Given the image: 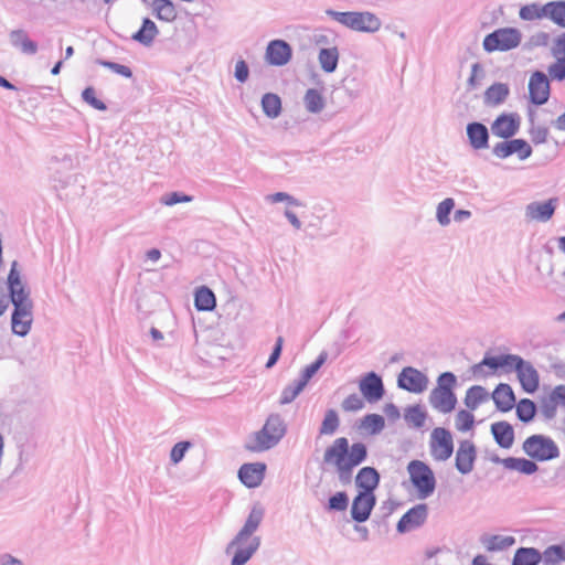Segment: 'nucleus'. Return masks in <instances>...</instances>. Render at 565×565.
<instances>
[{"label":"nucleus","mask_w":565,"mask_h":565,"mask_svg":"<svg viewBox=\"0 0 565 565\" xmlns=\"http://www.w3.org/2000/svg\"><path fill=\"white\" fill-rule=\"evenodd\" d=\"M367 455L369 449L363 441L350 444L347 437H338L326 447L322 465L332 469L342 483H349L354 469L366 460Z\"/></svg>","instance_id":"f257e3e1"},{"label":"nucleus","mask_w":565,"mask_h":565,"mask_svg":"<svg viewBox=\"0 0 565 565\" xmlns=\"http://www.w3.org/2000/svg\"><path fill=\"white\" fill-rule=\"evenodd\" d=\"M8 287L14 307L11 316L12 332L19 337H25L30 332L33 322V303L21 280L17 262L11 265L8 275Z\"/></svg>","instance_id":"f03ea898"},{"label":"nucleus","mask_w":565,"mask_h":565,"mask_svg":"<svg viewBox=\"0 0 565 565\" xmlns=\"http://www.w3.org/2000/svg\"><path fill=\"white\" fill-rule=\"evenodd\" d=\"M285 434V426L278 416H269L263 428L250 435L245 449L250 452H263L274 447Z\"/></svg>","instance_id":"7ed1b4c3"},{"label":"nucleus","mask_w":565,"mask_h":565,"mask_svg":"<svg viewBox=\"0 0 565 565\" xmlns=\"http://www.w3.org/2000/svg\"><path fill=\"white\" fill-rule=\"evenodd\" d=\"M456 376L450 372L439 375L436 387L430 392L429 403L443 414L451 413L457 405V397L454 393Z\"/></svg>","instance_id":"20e7f679"},{"label":"nucleus","mask_w":565,"mask_h":565,"mask_svg":"<svg viewBox=\"0 0 565 565\" xmlns=\"http://www.w3.org/2000/svg\"><path fill=\"white\" fill-rule=\"evenodd\" d=\"M522 449L533 461H550L559 457L557 444L551 437L541 434L527 437Z\"/></svg>","instance_id":"39448f33"},{"label":"nucleus","mask_w":565,"mask_h":565,"mask_svg":"<svg viewBox=\"0 0 565 565\" xmlns=\"http://www.w3.org/2000/svg\"><path fill=\"white\" fill-rule=\"evenodd\" d=\"M407 472L419 499H426L434 493L436 478L428 465L420 460H412L407 466Z\"/></svg>","instance_id":"423d86ee"},{"label":"nucleus","mask_w":565,"mask_h":565,"mask_svg":"<svg viewBox=\"0 0 565 565\" xmlns=\"http://www.w3.org/2000/svg\"><path fill=\"white\" fill-rule=\"evenodd\" d=\"M521 42V33L513 28L498 29L488 34L483 40V49L487 52L509 51Z\"/></svg>","instance_id":"0eeeda50"},{"label":"nucleus","mask_w":565,"mask_h":565,"mask_svg":"<svg viewBox=\"0 0 565 565\" xmlns=\"http://www.w3.org/2000/svg\"><path fill=\"white\" fill-rule=\"evenodd\" d=\"M335 19L358 32H375L381 26L380 19L371 12H340Z\"/></svg>","instance_id":"6e6552de"},{"label":"nucleus","mask_w":565,"mask_h":565,"mask_svg":"<svg viewBox=\"0 0 565 565\" xmlns=\"http://www.w3.org/2000/svg\"><path fill=\"white\" fill-rule=\"evenodd\" d=\"M429 450L434 460H448L454 452V440L450 431L443 427L434 428L429 437Z\"/></svg>","instance_id":"1a4fd4ad"},{"label":"nucleus","mask_w":565,"mask_h":565,"mask_svg":"<svg viewBox=\"0 0 565 565\" xmlns=\"http://www.w3.org/2000/svg\"><path fill=\"white\" fill-rule=\"evenodd\" d=\"M258 545V537L238 533L227 547V553H233L232 565H244L256 552Z\"/></svg>","instance_id":"9d476101"},{"label":"nucleus","mask_w":565,"mask_h":565,"mask_svg":"<svg viewBox=\"0 0 565 565\" xmlns=\"http://www.w3.org/2000/svg\"><path fill=\"white\" fill-rule=\"evenodd\" d=\"M510 370L516 372L519 382L524 392L533 394L540 386V375L536 369L527 361H524L521 356L515 355Z\"/></svg>","instance_id":"9b49d317"},{"label":"nucleus","mask_w":565,"mask_h":565,"mask_svg":"<svg viewBox=\"0 0 565 565\" xmlns=\"http://www.w3.org/2000/svg\"><path fill=\"white\" fill-rule=\"evenodd\" d=\"M551 94L548 77L545 73L536 71L531 74L529 79V98L534 105H544Z\"/></svg>","instance_id":"f8f14e48"},{"label":"nucleus","mask_w":565,"mask_h":565,"mask_svg":"<svg viewBox=\"0 0 565 565\" xmlns=\"http://www.w3.org/2000/svg\"><path fill=\"white\" fill-rule=\"evenodd\" d=\"M492 152L500 159L516 154L520 160H525L532 154V148L524 139H512L495 143Z\"/></svg>","instance_id":"ddd939ff"},{"label":"nucleus","mask_w":565,"mask_h":565,"mask_svg":"<svg viewBox=\"0 0 565 565\" xmlns=\"http://www.w3.org/2000/svg\"><path fill=\"white\" fill-rule=\"evenodd\" d=\"M514 360V354L484 356L481 362L472 366V373L476 376H488L494 374L499 369L510 370Z\"/></svg>","instance_id":"4468645a"},{"label":"nucleus","mask_w":565,"mask_h":565,"mask_svg":"<svg viewBox=\"0 0 565 565\" xmlns=\"http://www.w3.org/2000/svg\"><path fill=\"white\" fill-rule=\"evenodd\" d=\"M427 376L414 367H404L399 373L398 386L408 392L422 393L427 388Z\"/></svg>","instance_id":"2eb2a0df"},{"label":"nucleus","mask_w":565,"mask_h":565,"mask_svg":"<svg viewBox=\"0 0 565 565\" xmlns=\"http://www.w3.org/2000/svg\"><path fill=\"white\" fill-rule=\"evenodd\" d=\"M476 459L477 448L475 444L470 440L460 441L455 457L457 470L462 475L470 473L473 470Z\"/></svg>","instance_id":"dca6fc26"},{"label":"nucleus","mask_w":565,"mask_h":565,"mask_svg":"<svg viewBox=\"0 0 565 565\" xmlns=\"http://www.w3.org/2000/svg\"><path fill=\"white\" fill-rule=\"evenodd\" d=\"M521 125V119L518 114H502L491 125L492 134L502 139H508L514 136Z\"/></svg>","instance_id":"f3484780"},{"label":"nucleus","mask_w":565,"mask_h":565,"mask_svg":"<svg viewBox=\"0 0 565 565\" xmlns=\"http://www.w3.org/2000/svg\"><path fill=\"white\" fill-rule=\"evenodd\" d=\"M292 55L290 45L282 40L270 41L266 49V60L270 65H286Z\"/></svg>","instance_id":"a211bd4d"},{"label":"nucleus","mask_w":565,"mask_h":565,"mask_svg":"<svg viewBox=\"0 0 565 565\" xmlns=\"http://www.w3.org/2000/svg\"><path fill=\"white\" fill-rule=\"evenodd\" d=\"M363 397L370 403L380 401L384 395L381 377L374 372L367 373L359 384Z\"/></svg>","instance_id":"6ab92c4d"},{"label":"nucleus","mask_w":565,"mask_h":565,"mask_svg":"<svg viewBox=\"0 0 565 565\" xmlns=\"http://www.w3.org/2000/svg\"><path fill=\"white\" fill-rule=\"evenodd\" d=\"M265 472L263 462L244 463L238 470V478L247 488H256L263 482Z\"/></svg>","instance_id":"aec40b11"},{"label":"nucleus","mask_w":565,"mask_h":565,"mask_svg":"<svg viewBox=\"0 0 565 565\" xmlns=\"http://www.w3.org/2000/svg\"><path fill=\"white\" fill-rule=\"evenodd\" d=\"M427 518V505L417 504L416 507L408 510L398 521L397 530L401 533L408 532L419 525H422Z\"/></svg>","instance_id":"412c9836"},{"label":"nucleus","mask_w":565,"mask_h":565,"mask_svg":"<svg viewBox=\"0 0 565 565\" xmlns=\"http://www.w3.org/2000/svg\"><path fill=\"white\" fill-rule=\"evenodd\" d=\"M374 504V494L367 492H359V494L354 498L352 503V518L358 522H364L365 520L369 519Z\"/></svg>","instance_id":"4be33fe9"},{"label":"nucleus","mask_w":565,"mask_h":565,"mask_svg":"<svg viewBox=\"0 0 565 565\" xmlns=\"http://www.w3.org/2000/svg\"><path fill=\"white\" fill-rule=\"evenodd\" d=\"M380 483V475L373 467H363L355 476V484L360 492H367L373 494V491Z\"/></svg>","instance_id":"5701e85b"},{"label":"nucleus","mask_w":565,"mask_h":565,"mask_svg":"<svg viewBox=\"0 0 565 565\" xmlns=\"http://www.w3.org/2000/svg\"><path fill=\"white\" fill-rule=\"evenodd\" d=\"M491 396L497 408L501 412H509L515 405V396L509 384H499Z\"/></svg>","instance_id":"b1692460"},{"label":"nucleus","mask_w":565,"mask_h":565,"mask_svg":"<svg viewBox=\"0 0 565 565\" xmlns=\"http://www.w3.org/2000/svg\"><path fill=\"white\" fill-rule=\"evenodd\" d=\"M555 211L554 200L534 202L526 206L525 215L530 221H548Z\"/></svg>","instance_id":"393cba45"},{"label":"nucleus","mask_w":565,"mask_h":565,"mask_svg":"<svg viewBox=\"0 0 565 565\" xmlns=\"http://www.w3.org/2000/svg\"><path fill=\"white\" fill-rule=\"evenodd\" d=\"M501 466L511 471L522 475H533L539 470L535 461L526 458L508 457L500 460Z\"/></svg>","instance_id":"a878e982"},{"label":"nucleus","mask_w":565,"mask_h":565,"mask_svg":"<svg viewBox=\"0 0 565 565\" xmlns=\"http://www.w3.org/2000/svg\"><path fill=\"white\" fill-rule=\"evenodd\" d=\"M467 135L475 149H483L488 146L489 134L484 125L479 122L469 124Z\"/></svg>","instance_id":"bb28decb"},{"label":"nucleus","mask_w":565,"mask_h":565,"mask_svg":"<svg viewBox=\"0 0 565 565\" xmlns=\"http://www.w3.org/2000/svg\"><path fill=\"white\" fill-rule=\"evenodd\" d=\"M491 431L495 441L503 448H510L514 440V433L510 424L505 422L494 423Z\"/></svg>","instance_id":"cd10ccee"},{"label":"nucleus","mask_w":565,"mask_h":565,"mask_svg":"<svg viewBox=\"0 0 565 565\" xmlns=\"http://www.w3.org/2000/svg\"><path fill=\"white\" fill-rule=\"evenodd\" d=\"M10 41L13 46L20 49L24 54H35L38 45L33 42L25 31L14 30L10 33Z\"/></svg>","instance_id":"c85d7f7f"},{"label":"nucleus","mask_w":565,"mask_h":565,"mask_svg":"<svg viewBox=\"0 0 565 565\" xmlns=\"http://www.w3.org/2000/svg\"><path fill=\"white\" fill-rule=\"evenodd\" d=\"M542 561V554L533 547H520L516 550L512 565H537Z\"/></svg>","instance_id":"c756f323"},{"label":"nucleus","mask_w":565,"mask_h":565,"mask_svg":"<svg viewBox=\"0 0 565 565\" xmlns=\"http://www.w3.org/2000/svg\"><path fill=\"white\" fill-rule=\"evenodd\" d=\"M489 393L480 385L471 386L465 396V405L470 411H476L480 405L488 402Z\"/></svg>","instance_id":"7c9ffc66"},{"label":"nucleus","mask_w":565,"mask_h":565,"mask_svg":"<svg viewBox=\"0 0 565 565\" xmlns=\"http://www.w3.org/2000/svg\"><path fill=\"white\" fill-rule=\"evenodd\" d=\"M509 92L507 84H493L484 93V103L489 106L500 105L507 99Z\"/></svg>","instance_id":"2f4dec72"},{"label":"nucleus","mask_w":565,"mask_h":565,"mask_svg":"<svg viewBox=\"0 0 565 565\" xmlns=\"http://www.w3.org/2000/svg\"><path fill=\"white\" fill-rule=\"evenodd\" d=\"M194 305L199 311H211L216 306V299L211 289L207 287H200L195 291Z\"/></svg>","instance_id":"473e14b6"},{"label":"nucleus","mask_w":565,"mask_h":565,"mask_svg":"<svg viewBox=\"0 0 565 565\" xmlns=\"http://www.w3.org/2000/svg\"><path fill=\"white\" fill-rule=\"evenodd\" d=\"M152 8L159 20L171 22L177 18V10L170 0H153Z\"/></svg>","instance_id":"72a5a7b5"},{"label":"nucleus","mask_w":565,"mask_h":565,"mask_svg":"<svg viewBox=\"0 0 565 565\" xmlns=\"http://www.w3.org/2000/svg\"><path fill=\"white\" fill-rule=\"evenodd\" d=\"M262 107H263L264 113L269 118L278 117L281 111L280 97L273 93L265 94L262 98Z\"/></svg>","instance_id":"f704fd0d"},{"label":"nucleus","mask_w":565,"mask_h":565,"mask_svg":"<svg viewBox=\"0 0 565 565\" xmlns=\"http://www.w3.org/2000/svg\"><path fill=\"white\" fill-rule=\"evenodd\" d=\"M339 60V52L337 47L322 49L319 52V63L322 70L327 73H331L337 68Z\"/></svg>","instance_id":"c9c22d12"},{"label":"nucleus","mask_w":565,"mask_h":565,"mask_svg":"<svg viewBox=\"0 0 565 565\" xmlns=\"http://www.w3.org/2000/svg\"><path fill=\"white\" fill-rule=\"evenodd\" d=\"M157 32L158 30L154 22L150 19H145L141 28L132 35V39L142 44H150L157 35Z\"/></svg>","instance_id":"e433bc0d"},{"label":"nucleus","mask_w":565,"mask_h":565,"mask_svg":"<svg viewBox=\"0 0 565 565\" xmlns=\"http://www.w3.org/2000/svg\"><path fill=\"white\" fill-rule=\"evenodd\" d=\"M520 18L525 21H534L540 20L547 15L546 4L540 6L537 3H531L521 7L520 9Z\"/></svg>","instance_id":"4c0bfd02"},{"label":"nucleus","mask_w":565,"mask_h":565,"mask_svg":"<svg viewBox=\"0 0 565 565\" xmlns=\"http://www.w3.org/2000/svg\"><path fill=\"white\" fill-rule=\"evenodd\" d=\"M545 565H557L565 562V543L563 545L548 546L542 554Z\"/></svg>","instance_id":"58836bf2"},{"label":"nucleus","mask_w":565,"mask_h":565,"mask_svg":"<svg viewBox=\"0 0 565 565\" xmlns=\"http://www.w3.org/2000/svg\"><path fill=\"white\" fill-rule=\"evenodd\" d=\"M305 105L308 111L319 113L324 107V99L318 89H308L305 95Z\"/></svg>","instance_id":"ea45409f"},{"label":"nucleus","mask_w":565,"mask_h":565,"mask_svg":"<svg viewBox=\"0 0 565 565\" xmlns=\"http://www.w3.org/2000/svg\"><path fill=\"white\" fill-rule=\"evenodd\" d=\"M262 519H263V511L260 509L254 508L250 511L244 526L242 527V530L238 533L242 535L254 537L253 533L259 526Z\"/></svg>","instance_id":"a19ab883"},{"label":"nucleus","mask_w":565,"mask_h":565,"mask_svg":"<svg viewBox=\"0 0 565 565\" xmlns=\"http://www.w3.org/2000/svg\"><path fill=\"white\" fill-rule=\"evenodd\" d=\"M515 407H516L518 418L524 423L531 422L536 414V406H535L534 402H532L529 398H522L516 404Z\"/></svg>","instance_id":"79ce46f5"},{"label":"nucleus","mask_w":565,"mask_h":565,"mask_svg":"<svg viewBox=\"0 0 565 565\" xmlns=\"http://www.w3.org/2000/svg\"><path fill=\"white\" fill-rule=\"evenodd\" d=\"M385 426V419L379 414H369L362 419V427L371 435L379 434Z\"/></svg>","instance_id":"37998d69"},{"label":"nucleus","mask_w":565,"mask_h":565,"mask_svg":"<svg viewBox=\"0 0 565 565\" xmlns=\"http://www.w3.org/2000/svg\"><path fill=\"white\" fill-rule=\"evenodd\" d=\"M547 15L556 24L565 28V1L546 3Z\"/></svg>","instance_id":"c03bdc74"},{"label":"nucleus","mask_w":565,"mask_h":565,"mask_svg":"<svg viewBox=\"0 0 565 565\" xmlns=\"http://www.w3.org/2000/svg\"><path fill=\"white\" fill-rule=\"evenodd\" d=\"M515 539L510 535H493L487 540L489 551H501L514 545Z\"/></svg>","instance_id":"a18cd8bd"},{"label":"nucleus","mask_w":565,"mask_h":565,"mask_svg":"<svg viewBox=\"0 0 565 565\" xmlns=\"http://www.w3.org/2000/svg\"><path fill=\"white\" fill-rule=\"evenodd\" d=\"M475 424V417L471 412L461 409L456 414L455 425L459 431H468L472 429Z\"/></svg>","instance_id":"49530a36"},{"label":"nucleus","mask_w":565,"mask_h":565,"mask_svg":"<svg viewBox=\"0 0 565 565\" xmlns=\"http://www.w3.org/2000/svg\"><path fill=\"white\" fill-rule=\"evenodd\" d=\"M339 427V417L335 411L329 409L320 427V434L332 435Z\"/></svg>","instance_id":"de8ad7c7"},{"label":"nucleus","mask_w":565,"mask_h":565,"mask_svg":"<svg viewBox=\"0 0 565 565\" xmlns=\"http://www.w3.org/2000/svg\"><path fill=\"white\" fill-rule=\"evenodd\" d=\"M455 206L452 199L448 198L441 201L437 207V220L441 225H448L450 222L449 214Z\"/></svg>","instance_id":"09e8293b"},{"label":"nucleus","mask_w":565,"mask_h":565,"mask_svg":"<svg viewBox=\"0 0 565 565\" xmlns=\"http://www.w3.org/2000/svg\"><path fill=\"white\" fill-rule=\"evenodd\" d=\"M405 418L415 427H422L426 420V413L420 406L416 405L407 409Z\"/></svg>","instance_id":"8fccbe9b"},{"label":"nucleus","mask_w":565,"mask_h":565,"mask_svg":"<svg viewBox=\"0 0 565 565\" xmlns=\"http://www.w3.org/2000/svg\"><path fill=\"white\" fill-rule=\"evenodd\" d=\"M303 388L305 385L300 381L296 382L295 384L288 385L281 392L280 404L291 403Z\"/></svg>","instance_id":"3c124183"},{"label":"nucleus","mask_w":565,"mask_h":565,"mask_svg":"<svg viewBox=\"0 0 565 565\" xmlns=\"http://www.w3.org/2000/svg\"><path fill=\"white\" fill-rule=\"evenodd\" d=\"M326 354L322 353L318 356V359L311 363L310 365H307L301 374V379L299 380L303 385L306 386L309 380L318 372V370L322 366V364L326 362Z\"/></svg>","instance_id":"603ef678"},{"label":"nucleus","mask_w":565,"mask_h":565,"mask_svg":"<svg viewBox=\"0 0 565 565\" xmlns=\"http://www.w3.org/2000/svg\"><path fill=\"white\" fill-rule=\"evenodd\" d=\"M555 58V62L548 66L547 72L551 79L561 82L565 79V58L559 56Z\"/></svg>","instance_id":"864d4df0"},{"label":"nucleus","mask_w":565,"mask_h":565,"mask_svg":"<svg viewBox=\"0 0 565 565\" xmlns=\"http://www.w3.org/2000/svg\"><path fill=\"white\" fill-rule=\"evenodd\" d=\"M83 99L92 107L98 110H105L106 105L96 97V90L93 87H87L82 94Z\"/></svg>","instance_id":"5fc2aeb1"},{"label":"nucleus","mask_w":565,"mask_h":565,"mask_svg":"<svg viewBox=\"0 0 565 565\" xmlns=\"http://www.w3.org/2000/svg\"><path fill=\"white\" fill-rule=\"evenodd\" d=\"M363 407L364 402L358 394H351L342 402V408L345 412H358Z\"/></svg>","instance_id":"6e6d98bb"},{"label":"nucleus","mask_w":565,"mask_h":565,"mask_svg":"<svg viewBox=\"0 0 565 565\" xmlns=\"http://www.w3.org/2000/svg\"><path fill=\"white\" fill-rule=\"evenodd\" d=\"M328 508L335 511H344L348 508V495L344 492H337L329 499Z\"/></svg>","instance_id":"4d7b16f0"},{"label":"nucleus","mask_w":565,"mask_h":565,"mask_svg":"<svg viewBox=\"0 0 565 565\" xmlns=\"http://www.w3.org/2000/svg\"><path fill=\"white\" fill-rule=\"evenodd\" d=\"M192 198L185 194H180L178 192H172L162 198V203L164 205H174L177 203H186L191 202Z\"/></svg>","instance_id":"13d9d810"},{"label":"nucleus","mask_w":565,"mask_h":565,"mask_svg":"<svg viewBox=\"0 0 565 565\" xmlns=\"http://www.w3.org/2000/svg\"><path fill=\"white\" fill-rule=\"evenodd\" d=\"M190 443L189 441H181L174 445V447L171 450V460L174 463H178L182 460L184 457L185 451L189 449Z\"/></svg>","instance_id":"bf43d9fd"},{"label":"nucleus","mask_w":565,"mask_h":565,"mask_svg":"<svg viewBox=\"0 0 565 565\" xmlns=\"http://www.w3.org/2000/svg\"><path fill=\"white\" fill-rule=\"evenodd\" d=\"M102 65L114 71L115 73H117L124 77L129 78L132 76V73L128 66L113 63V62H102Z\"/></svg>","instance_id":"052dcab7"},{"label":"nucleus","mask_w":565,"mask_h":565,"mask_svg":"<svg viewBox=\"0 0 565 565\" xmlns=\"http://www.w3.org/2000/svg\"><path fill=\"white\" fill-rule=\"evenodd\" d=\"M550 397L556 406L565 407V385L556 386Z\"/></svg>","instance_id":"680f3d73"},{"label":"nucleus","mask_w":565,"mask_h":565,"mask_svg":"<svg viewBox=\"0 0 565 565\" xmlns=\"http://www.w3.org/2000/svg\"><path fill=\"white\" fill-rule=\"evenodd\" d=\"M552 54L554 57L559 56L565 58V33H562L555 39L552 47Z\"/></svg>","instance_id":"e2e57ef3"},{"label":"nucleus","mask_w":565,"mask_h":565,"mask_svg":"<svg viewBox=\"0 0 565 565\" xmlns=\"http://www.w3.org/2000/svg\"><path fill=\"white\" fill-rule=\"evenodd\" d=\"M282 344H284V339L282 337H278L277 338V341H276V344H275V348L266 363V367H271L273 365H275V363L278 361L280 354H281V350H282Z\"/></svg>","instance_id":"0e129e2a"},{"label":"nucleus","mask_w":565,"mask_h":565,"mask_svg":"<svg viewBox=\"0 0 565 565\" xmlns=\"http://www.w3.org/2000/svg\"><path fill=\"white\" fill-rule=\"evenodd\" d=\"M248 66L245 61L241 60L235 65V77L238 82L244 83L248 78Z\"/></svg>","instance_id":"69168bd1"},{"label":"nucleus","mask_w":565,"mask_h":565,"mask_svg":"<svg viewBox=\"0 0 565 565\" xmlns=\"http://www.w3.org/2000/svg\"><path fill=\"white\" fill-rule=\"evenodd\" d=\"M548 136V129L545 127H537L531 130V137L533 142L543 143L546 141Z\"/></svg>","instance_id":"338daca9"},{"label":"nucleus","mask_w":565,"mask_h":565,"mask_svg":"<svg viewBox=\"0 0 565 565\" xmlns=\"http://www.w3.org/2000/svg\"><path fill=\"white\" fill-rule=\"evenodd\" d=\"M270 202L277 203L281 201H288L294 204H298L296 200H294L290 195L284 192H277L267 198Z\"/></svg>","instance_id":"774afa93"}]
</instances>
